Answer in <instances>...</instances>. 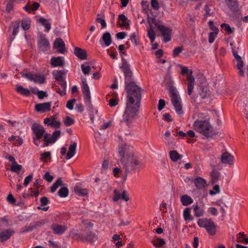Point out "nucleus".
I'll list each match as a JSON object with an SVG mask.
<instances>
[{
	"label": "nucleus",
	"instance_id": "c85d7f7f",
	"mask_svg": "<svg viewBox=\"0 0 248 248\" xmlns=\"http://www.w3.org/2000/svg\"><path fill=\"white\" fill-rule=\"evenodd\" d=\"M16 91L21 95L29 96L30 95V91L28 89L23 88L21 85L16 86Z\"/></svg>",
	"mask_w": 248,
	"mask_h": 248
},
{
	"label": "nucleus",
	"instance_id": "423d86ee",
	"mask_svg": "<svg viewBox=\"0 0 248 248\" xmlns=\"http://www.w3.org/2000/svg\"><path fill=\"white\" fill-rule=\"evenodd\" d=\"M82 90L84 95L85 103L89 108H90L91 105V95L89 87L86 83L85 79L82 80Z\"/></svg>",
	"mask_w": 248,
	"mask_h": 248
},
{
	"label": "nucleus",
	"instance_id": "cd10ccee",
	"mask_svg": "<svg viewBox=\"0 0 248 248\" xmlns=\"http://www.w3.org/2000/svg\"><path fill=\"white\" fill-rule=\"evenodd\" d=\"M181 202L184 206H187L193 202V199L187 195H183L181 197Z\"/></svg>",
	"mask_w": 248,
	"mask_h": 248
},
{
	"label": "nucleus",
	"instance_id": "b1692460",
	"mask_svg": "<svg viewBox=\"0 0 248 248\" xmlns=\"http://www.w3.org/2000/svg\"><path fill=\"white\" fill-rule=\"evenodd\" d=\"M51 64L53 67L61 66L62 67L64 65V62L61 57H53L51 58Z\"/></svg>",
	"mask_w": 248,
	"mask_h": 248
},
{
	"label": "nucleus",
	"instance_id": "79ce46f5",
	"mask_svg": "<svg viewBox=\"0 0 248 248\" xmlns=\"http://www.w3.org/2000/svg\"><path fill=\"white\" fill-rule=\"evenodd\" d=\"M62 185V181L61 178H59L53 185L51 187V192L53 193L58 187Z\"/></svg>",
	"mask_w": 248,
	"mask_h": 248
},
{
	"label": "nucleus",
	"instance_id": "052dcab7",
	"mask_svg": "<svg viewBox=\"0 0 248 248\" xmlns=\"http://www.w3.org/2000/svg\"><path fill=\"white\" fill-rule=\"evenodd\" d=\"M219 192V187L218 185H215L213 187V190H210L209 193L211 195H215Z\"/></svg>",
	"mask_w": 248,
	"mask_h": 248
},
{
	"label": "nucleus",
	"instance_id": "72a5a7b5",
	"mask_svg": "<svg viewBox=\"0 0 248 248\" xmlns=\"http://www.w3.org/2000/svg\"><path fill=\"white\" fill-rule=\"evenodd\" d=\"M152 242L153 245L156 248L162 247L165 245V240L162 238H157L155 240H152Z\"/></svg>",
	"mask_w": 248,
	"mask_h": 248
},
{
	"label": "nucleus",
	"instance_id": "4c0bfd02",
	"mask_svg": "<svg viewBox=\"0 0 248 248\" xmlns=\"http://www.w3.org/2000/svg\"><path fill=\"white\" fill-rule=\"evenodd\" d=\"M199 93L200 96L204 98L210 95V92L206 87H200L199 89Z\"/></svg>",
	"mask_w": 248,
	"mask_h": 248
},
{
	"label": "nucleus",
	"instance_id": "bf43d9fd",
	"mask_svg": "<svg viewBox=\"0 0 248 248\" xmlns=\"http://www.w3.org/2000/svg\"><path fill=\"white\" fill-rule=\"evenodd\" d=\"M151 4L154 10H157L159 8V5L157 0H151Z\"/></svg>",
	"mask_w": 248,
	"mask_h": 248
},
{
	"label": "nucleus",
	"instance_id": "8fccbe9b",
	"mask_svg": "<svg viewBox=\"0 0 248 248\" xmlns=\"http://www.w3.org/2000/svg\"><path fill=\"white\" fill-rule=\"evenodd\" d=\"M63 123L66 126H69L74 124V121L69 116H66L65 120L63 121Z\"/></svg>",
	"mask_w": 248,
	"mask_h": 248
},
{
	"label": "nucleus",
	"instance_id": "7ed1b4c3",
	"mask_svg": "<svg viewBox=\"0 0 248 248\" xmlns=\"http://www.w3.org/2000/svg\"><path fill=\"white\" fill-rule=\"evenodd\" d=\"M193 126L194 130L207 138L212 137L214 134L213 127L207 121H196L194 123Z\"/></svg>",
	"mask_w": 248,
	"mask_h": 248
},
{
	"label": "nucleus",
	"instance_id": "e433bc0d",
	"mask_svg": "<svg viewBox=\"0 0 248 248\" xmlns=\"http://www.w3.org/2000/svg\"><path fill=\"white\" fill-rule=\"evenodd\" d=\"M69 193L68 189L65 187H61L58 191V195L62 198H65L67 197Z\"/></svg>",
	"mask_w": 248,
	"mask_h": 248
},
{
	"label": "nucleus",
	"instance_id": "f03ea898",
	"mask_svg": "<svg viewBox=\"0 0 248 248\" xmlns=\"http://www.w3.org/2000/svg\"><path fill=\"white\" fill-rule=\"evenodd\" d=\"M118 152L126 174L132 170L139 169L141 166L140 162L134 156L133 153L128 152L126 146L119 148Z\"/></svg>",
	"mask_w": 248,
	"mask_h": 248
},
{
	"label": "nucleus",
	"instance_id": "a18cd8bd",
	"mask_svg": "<svg viewBox=\"0 0 248 248\" xmlns=\"http://www.w3.org/2000/svg\"><path fill=\"white\" fill-rule=\"evenodd\" d=\"M221 27L229 33H232L234 31V28L232 29L230 25L226 23H222L221 25Z\"/></svg>",
	"mask_w": 248,
	"mask_h": 248
},
{
	"label": "nucleus",
	"instance_id": "6ab92c4d",
	"mask_svg": "<svg viewBox=\"0 0 248 248\" xmlns=\"http://www.w3.org/2000/svg\"><path fill=\"white\" fill-rule=\"evenodd\" d=\"M14 232L12 229L5 230L0 232V241L4 242L10 238Z\"/></svg>",
	"mask_w": 248,
	"mask_h": 248
},
{
	"label": "nucleus",
	"instance_id": "de8ad7c7",
	"mask_svg": "<svg viewBox=\"0 0 248 248\" xmlns=\"http://www.w3.org/2000/svg\"><path fill=\"white\" fill-rule=\"evenodd\" d=\"M208 25L210 30L213 31V33L218 34L219 30L218 28L214 25V23L213 21L210 20L209 22Z\"/></svg>",
	"mask_w": 248,
	"mask_h": 248
},
{
	"label": "nucleus",
	"instance_id": "412c9836",
	"mask_svg": "<svg viewBox=\"0 0 248 248\" xmlns=\"http://www.w3.org/2000/svg\"><path fill=\"white\" fill-rule=\"evenodd\" d=\"M187 93L191 95L193 91L195 84V78L193 76H188L187 77Z\"/></svg>",
	"mask_w": 248,
	"mask_h": 248
},
{
	"label": "nucleus",
	"instance_id": "f8f14e48",
	"mask_svg": "<svg viewBox=\"0 0 248 248\" xmlns=\"http://www.w3.org/2000/svg\"><path fill=\"white\" fill-rule=\"evenodd\" d=\"M31 129L35 135V137L42 138L45 133L44 127L40 124L34 123L32 125Z\"/></svg>",
	"mask_w": 248,
	"mask_h": 248
},
{
	"label": "nucleus",
	"instance_id": "49530a36",
	"mask_svg": "<svg viewBox=\"0 0 248 248\" xmlns=\"http://www.w3.org/2000/svg\"><path fill=\"white\" fill-rule=\"evenodd\" d=\"M61 131L59 130L54 132L51 136V144L54 143L60 137Z\"/></svg>",
	"mask_w": 248,
	"mask_h": 248
},
{
	"label": "nucleus",
	"instance_id": "393cba45",
	"mask_svg": "<svg viewBox=\"0 0 248 248\" xmlns=\"http://www.w3.org/2000/svg\"><path fill=\"white\" fill-rule=\"evenodd\" d=\"M77 143L74 142L73 144L70 145L69 147L68 152L66 154V159L67 160L71 159L76 154Z\"/></svg>",
	"mask_w": 248,
	"mask_h": 248
},
{
	"label": "nucleus",
	"instance_id": "0eeeda50",
	"mask_svg": "<svg viewBox=\"0 0 248 248\" xmlns=\"http://www.w3.org/2000/svg\"><path fill=\"white\" fill-rule=\"evenodd\" d=\"M149 28L147 29V36L150 39L151 42L153 43L155 39L156 34L155 31L154 30V27L153 24L155 25L157 28V26H161V25L158 24L155 18H152L149 21Z\"/></svg>",
	"mask_w": 248,
	"mask_h": 248
},
{
	"label": "nucleus",
	"instance_id": "37998d69",
	"mask_svg": "<svg viewBox=\"0 0 248 248\" xmlns=\"http://www.w3.org/2000/svg\"><path fill=\"white\" fill-rule=\"evenodd\" d=\"M76 193L79 196H85L88 194V191L86 189L76 187L75 188Z\"/></svg>",
	"mask_w": 248,
	"mask_h": 248
},
{
	"label": "nucleus",
	"instance_id": "39448f33",
	"mask_svg": "<svg viewBox=\"0 0 248 248\" xmlns=\"http://www.w3.org/2000/svg\"><path fill=\"white\" fill-rule=\"evenodd\" d=\"M92 225L91 223L84 231L75 233V235L78 239L83 242H93L96 239L95 234L92 232Z\"/></svg>",
	"mask_w": 248,
	"mask_h": 248
},
{
	"label": "nucleus",
	"instance_id": "ddd939ff",
	"mask_svg": "<svg viewBox=\"0 0 248 248\" xmlns=\"http://www.w3.org/2000/svg\"><path fill=\"white\" fill-rule=\"evenodd\" d=\"M51 108V102L39 103L35 105V109L36 111L44 113L49 111Z\"/></svg>",
	"mask_w": 248,
	"mask_h": 248
},
{
	"label": "nucleus",
	"instance_id": "6e6552de",
	"mask_svg": "<svg viewBox=\"0 0 248 248\" xmlns=\"http://www.w3.org/2000/svg\"><path fill=\"white\" fill-rule=\"evenodd\" d=\"M157 29L163 37V41L168 42L171 39V30L168 27L161 25L157 26Z\"/></svg>",
	"mask_w": 248,
	"mask_h": 248
},
{
	"label": "nucleus",
	"instance_id": "7c9ffc66",
	"mask_svg": "<svg viewBox=\"0 0 248 248\" xmlns=\"http://www.w3.org/2000/svg\"><path fill=\"white\" fill-rule=\"evenodd\" d=\"M39 22L45 27L46 31L48 32L51 29V23L48 21L43 17H41L39 19Z\"/></svg>",
	"mask_w": 248,
	"mask_h": 248
},
{
	"label": "nucleus",
	"instance_id": "0e129e2a",
	"mask_svg": "<svg viewBox=\"0 0 248 248\" xmlns=\"http://www.w3.org/2000/svg\"><path fill=\"white\" fill-rule=\"evenodd\" d=\"M44 178L48 182H51L53 179V176L51 175L49 172H47L45 173Z\"/></svg>",
	"mask_w": 248,
	"mask_h": 248
},
{
	"label": "nucleus",
	"instance_id": "864d4df0",
	"mask_svg": "<svg viewBox=\"0 0 248 248\" xmlns=\"http://www.w3.org/2000/svg\"><path fill=\"white\" fill-rule=\"evenodd\" d=\"M34 93L36 94L37 95L38 97L40 99H42L45 97H46L47 96L46 92L43 91H38L36 93Z\"/></svg>",
	"mask_w": 248,
	"mask_h": 248
},
{
	"label": "nucleus",
	"instance_id": "a878e982",
	"mask_svg": "<svg viewBox=\"0 0 248 248\" xmlns=\"http://www.w3.org/2000/svg\"><path fill=\"white\" fill-rule=\"evenodd\" d=\"M102 41L104 42L106 46H109L112 42L111 36L110 33L108 32L104 33L102 38L100 39V42H101Z\"/></svg>",
	"mask_w": 248,
	"mask_h": 248
},
{
	"label": "nucleus",
	"instance_id": "774afa93",
	"mask_svg": "<svg viewBox=\"0 0 248 248\" xmlns=\"http://www.w3.org/2000/svg\"><path fill=\"white\" fill-rule=\"evenodd\" d=\"M32 179V175H30L28 176L27 177H26L24 179V185L26 186H27L28 185V184L31 182Z\"/></svg>",
	"mask_w": 248,
	"mask_h": 248
},
{
	"label": "nucleus",
	"instance_id": "1a4fd4ad",
	"mask_svg": "<svg viewBox=\"0 0 248 248\" xmlns=\"http://www.w3.org/2000/svg\"><path fill=\"white\" fill-rule=\"evenodd\" d=\"M38 46L39 50L43 52L47 51L50 47L48 41L44 34L40 36V39L38 41Z\"/></svg>",
	"mask_w": 248,
	"mask_h": 248
},
{
	"label": "nucleus",
	"instance_id": "58836bf2",
	"mask_svg": "<svg viewBox=\"0 0 248 248\" xmlns=\"http://www.w3.org/2000/svg\"><path fill=\"white\" fill-rule=\"evenodd\" d=\"M170 156L171 159L173 161H176L182 157L181 155L174 150L170 152Z\"/></svg>",
	"mask_w": 248,
	"mask_h": 248
},
{
	"label": "nucleus",
	"instance_id": "680f3d73",
	"mask_svg": "<svg viewBox=\"0 0 248 248\" xmlns=\"http://www.w3.org/2000/svg\"><path fill=\"white\" fill-rule=\"evenodd\" d=\"M19 22H17L14 25V29L13 30V32H12L13 36H16L17 34V33H18V30H19Z\"/></svg>",
	"mask_w": 248,
	"mask_h": 248
},
{
	"label": "nucleus",
	"instance_id": "20e7f679",
	"mask_svg": "<svg viewBox=\"0 0 248 248\" xmlns=\"http://www.w3.org/2000/svg\"><path fill=\"white\" fill-rule=\"evenodd\" d=\"M169 92L172 104L176 113L179 115L183 114L181 99L178 94L177 90L174 87L171 86L170 88Z\"/></svg>",
	"mask_w": 248,
	"mask_h": 248
},
{
	"label": "nucleus",
	"instance_id": "ea45409f",
	"mask_svg": "<svg viewBox=\"0 0 248 248\" xmlns=\"http://www.w3.org/2000/svg\"><path fill=\"white\" fill-rule=\"evenodd\" d=\"M53 75L58 81L64 79L63 77L64 72L62 70H58L56 72H54Z\"/></svg>",
	"mask_w": 248,
	"mask_h": 248
},
{
	"label": "nucleus",
	"instance_id": "aec40b11",
	"mask_svg": "<svg viewBox=\"0 0 248 248\" xmlns=\"http://www.w3.org/2000/svg\"><path fill=\"white\" fill-rule=\"evenodd\" d=\"M205 229L210 235H214L216 234V226L213 221L210 220Z\"/></svg>",
	"mask_w": 248,
	"mask_h": 248
},
{
	"label": "nucleus",
	"instance_id": "c756f323",
	"mask_svg": "<svg viewBox=\"0 0 248 248\" xmlns=\"http://www.w3.org/2000/svg\"><path fill=\"white\" fill-rule=\"evenodd\" d=\"M227 4L232 11L234 12L237 11L238 5L236 0H228Z\"/></svg>",
	"mask_w": 248,
	"mask_h": 248
},
{
	"label": "nucleus",
	"instance_id": "f704fd0d",
	"mask_svg": "<svg viewBox=\"0 0 248 248\" xmlns=\"http://www.w3.org/2000/svg\"><path fill=\"white\" fill-rule=\"evenodd\" d=\"M183 216L184 219L186 221H191L193 219V217L190 214V209L189 208H186L184 210Z\"/></svg>",
	"mask_w": 248,
	"mask_h": 248
},
{
	"label": "nucleus",
	"instance_id": "5fc2aeb1",
	"mask_svg": "<svg viewBox=\"0 0 248 248\" xmlns=\"http://www.w3.org/2000/svg\"><path fill=\"white\" fill-rule=\"evenodd\" d=\"M120 199H121V194L117 189L114 190V197L113 201L117 202Z\"/></svg>",
	"mask_w": 248,
	"mask_h": 248
},
{
	"label": "nucleus",
	"instance_id": "c03bdc74",
	"mask_svg": "<svg viewBox=\"0 0 248 248\" xmlns=\"http://www.w3.org/2000/svg\"><path fill=\"white\" fill-rule=\"evenodd\" d=\"M209 220L206 218H200L198 219L197 223L200 227L205 228Z\"/></svg>",
	"mask_w": 248,
	"mask_h": 248
},
{
	"label": "nucleus",
	"instance_id": "2f4dec72",
	"mask_svg": "<svg viewBox=\"0 0 248 248\" xmlns=\"http://www.w3.org/2000/svg\"><path fill=\"white\" fill-rule=\"evenodd\" d=\"M58 82L62 88V91H61L60 89H59V93L62 96H63L66 94V89L67 86L66 82L64 79H63L59 81Z\"/></svg>",
	"mask_w": 248,
	"mask_h": 248
},
{
	"label": "nucleus",
	"instance_id": "473e14b6",
	"mask_svg": "<svg viewBox=\"0 0 248 248\" xmlns=\"http://www.w3.org/2000/svg\"><path fill=\"white\" fill-rule=\"evenodd\" d=\"M40 223L37 222H36L33 225H30L29 226H26L22 229L21 232L22 233L32 231L34 229L36 228L37 226H39Z\"/></svg>",
	"mask_w": 248,
	"mask_h": 248
},
{
	"label": "nucleus",
	"instance_id": "4be33fe9",
	"mask_svg": "<svg viewBox=\"0 0 248 248\" xmlns=\"http://www.w3.org/2000/svg\"><path fill=\"white\" fill-rule=\"evenodd\" d=\"M239 51L233 49V55L237 62L236 67L238 69L243 68L244 62L242 60L241 57L238 55Z\"/></svg>",
	"mask_w": 248,
	"mask_h": 248
},
{
	"label": "nucleus",
	"instance_id": "6e6d98bb",
	"mask_svg": "<svg viewBox=\"0 0 248 248\" xmlns=\"http://www.w3.org/2000/svg\"><path fill=\"white\" fill-rule=\"evenodd\" d=\"M75 99L69 100L66 103V107L70 110H72L74 108V103L76 101Z\"/></svg>",
	"mask_w": 248,
	"mask_h": 248
},
{
	"label": "nucleus",
	"instance_id": "09e8293b",
	"mask_svg": "<svg viewBox=\"0 0 248 248\" xmlns=\"http://www.w3.org/2000/svg\"><path fill=\"white\" fill-rule=\"evenodd\" d=\"M43 140L44 141L46 146H47L49 143L51 144V136L50 137V134L45 133Z\"/></svg>",
	"mask_w": 248,
	"mask_h": 248
},
{
	"label": "nucleus",
	"instance_id": "338daca9",
	"mask_svg": "<svg viewBox=\"0 0 248 248\" xmlns=\"http://www.w3.org/2000/svg\"><path fill=\"white\" fill-rule=\"evenodd\" d=\"M96 22L100 23L101 24L102 28H106L107 26L106 23L105 22V19H102L100 17H97L96 19Z\"/></svg>",
	"mask_w": 248,
	"mask_h": 248
},
{
	"label": "nucleus",
	"instance_id": "69168bd1",
	"mask_svg": "<svg viewBox=\"0 0 248 248\" xmlns=\"http://www.w3.org/2000/svg\"><path fill=\"white\" fill-rule=\"evenodd\" d=\"M121 199L127 202L129 201V198L127 192L126 190H123L121 194Z\"/></svg>",
	"mask_w": 248,
	"mask_h": 248
},
{
	"label": "nucleus",
	"instance_id": "13d9d810",
	"mask_svg": "<svg viewBox=\"0 0 248 248\" xmlns=\"http://www.w3.org/2000/svg\"><path fill=\"white\" fill-rule=\"evenodd\" d=\"M183 48L181 47L178 46L174 48L173 51V56L176 57L182 51Z\"/></svg>",
	"mask_w": 248,
	"mask_h": 248
},
{
	"label": "nucleus",
	"instance_id": "f3484780",
	"mask_svg": "<svg viewBox=\"0 0 248 248\" xmlns=\"http://www.w3.org/2000/svg\"><path fill=\"white\" fill-rule=\"evenodd\" d=\"M194 184L196 188L199 190L203 189L206 185L205 180L201 177H196L194 180Z\"/></svg>",
	"mask_w": 248,
	"mask_h": 248
},
{
	"label": "nucleus",
	"instance_id": "9d476101",
	"mask_svg": "<svg viewBox=\"0 0 248 248\" xmlns=\"http://www.w3.org/2000/svg\"><path fill=\"white\" fill-rule=\"evenodd\" d=\"M50 229L53 231L54 234L58 235H61L63 234L67 229L65 225L57 223L52 224Z\"/></svg>",
	"mask_w": 248,
	"mask_h": 248
},
{
	"label": "nucleus",
	"instance_id": "c9c22d12",
	"mask_svg": "<svg viewBox=\"0 0 248 248\" xmlns=\"http://www.w3.org/2000/svg\"><path fill=\"white\" fill-rule=\"evenodd\" d=\"M31 26V21L29 19L25 18L21 21V27L22 29L27 31L28 30Z\"/></svg>",
	"mask_w": 248,
	"mask_h": 248
},
{
	"label": "nucleus",
	"instance_id": "5701e85b",
	"mask_svg": "<svg viewBox=\"0 0 248 248\" xmlns=\"http://www.w3.org/2000/svg\"><path fill=\"white\" fill-rule=\"evenodd\" d=\"M74 54L78 58L81 60H85L87 58L86 52L78 47H76L74 49Z\"/></svg>",
	"mask_w": 248,
	"mask_h": 248
},
{
	"label": "nucleus",
	"instance_id": "a211bd4d",
	"mask_svg": "<svg viewBox=\"0 0 248 248\" xmlns=\"http://www.w3.org/2000/svg\"><path fill=\"white\" fill-rule=\"evenodd\" d=\"M45 80L46 78L43 75L32 73V78H31V81H32L35 83L41 84L44 83Z\"/></svg>",
	"mask_w": 248,
	"mask_h": 248
},
{
	"label": "nucleus",
	"instance_id": "9b49d317",
	"mask_svg": "<svg viewBox=\"0 0 248 248\" xmlns=\"http://www.w3.org/2000/svg\"><path fill=\"white\" fill-rule=\"evenodd\" d=\"M194 212V215L196 217H200L203 215L204 208L203 204L196 202L193 204L192 206Z\"/></svg>",
	"mask_w": 248,
	"mask_h": 248
},
{
	"label": "nucleus",
	"instance_id": "603ef678",
	"mask_svg": "<svg viewBox=\"0 0 248 248\" xmlns=\"http://www.w3.org/2000/svg\"><path fill=\"white\" fill-rule=\"evenodd\" d=\"M181 74L183 75H187L188 76H192V71L191 70L187 69L186 67H183L182 69Z\"/></svg>",
	"mask_w": 248,
	"mask_h": 248
},
{
	"label": "nucleus",
	"instance_id": "bb28decb",
	"mask_svg": "<svg viewBox=\"0 0 248 248\" xmlns=\"http://www.w3.org/2000/svg\"><path fill=\"white\" fill-rule=\"evenodd\" d=\"M230 46L232 47V52L233 53V49H235L236 50H237L239 52L238 54H241L242 53V52L243 51V45H241L240 43L239 42H237L236 43H234V42H231L230 43Z\"/></svg>",
	"mask_w": 248,
	"mask_h": 248
},
{
	"label": "nucleus",
	"instance_id": "dca6fc26",
	"mask_svg": "<svg viewBox=\"0 0 248 248\" xmlns=\"http://www.w3.org/2000/svg\"><path fill=\"white\" fill-rule=\"evenodd\" d=\"M45 124L53 128H59L61 123L59 121H56L54 117L46 118L44 120Z\"/></svg>",
	"mask_w": 248,
	"mask_h": 248
},
{
	"label": "nucleus",
	"instance_id": "2eb2a0df",
	"mask_svg": "<svg viewBox=\"0 0 248 248\" xmlns=\"http://www.w3.org/2000/svg\"><path fill=\"white\" fill-rule=\"evenodd\" d=\"M54 47L58 48L59 53L63 54L65 51V44L63 40L60 38H57L54 43Z\"/></svg>",
	"mask_w": 248,
	"mask_h": 248
},
{
	"label": "nucleus",
	"instance_id": "4d7b16f0",
	"mask_svg": "<svg viewBox=\"0 0 248 248\" xmlns=\"http://www.w3.org/2000/svg\"><path fill=\"white\" fill-rule=\"evenodd\" d=\"M51 154L49 152H45L42 153L41 155L40 159L42 160H46L48 158H50ZM46 162V160H44Z\"/></svg>",
	"mask_w": 248,
	"mask_h": 248
},
{
	"label": "nucleus",
	"instance_id": "4468645a",
	"mask_svg": "<svg viewBox=\"0 0 248 248\" xmlns=\"http://www.w3.org/2000/svg\"><path fill=\"white\" fill-rule=\"evenodd\" d=\"M234 157L228 152H225L222 154L220 161L223 164H232L233 162Z\"/></svg>",
	"mask_w": 248,
	"mask_h": 248
},
{
	"label": "nucleus",
	"instance_id": "3c124183",
	"mask_svg": "<svg viewBox=\"0 0 248 248\" xmlns=\"http://www.w3.org/2000/svg\"><path fill=\"white\" fill-rule=\"evenodd\" d=\"M81 68L85 75H89V72L91 69V68L90 66H85L84 64L81 65Z\"/></svg>",
	"mask_w": 248,
	"mask_h": 248
},
{
	"label": "nucleus",
	"instance_id": "f257e3e1",
	"mask_svg": "<svg viewBox=\"0 0 248 248\" xmlns=\"http://www.w3.org/2000/svg\"><path fill=\"white\" fill-rule=\"evenodd\" d=\"M122 64L121 68L124 75L125 90L127 93L126 106L123 121L128 125L135 119L137 115L141 99V89L134 82L132 81V73L130 69V65L123 57Z\"/></svg>",
	"mask_w": 248,
	"mask_h": 248
},
{
	"label": "nucleus",
	"instance_id": "a19ab883",
	"mask_svg": "<svg viewBox=\"0 0 248 248\" xmlns=\"http://www.w3.org/2000/svg\"><path fill=\"white\" fill-rule=\"evenodd\" d=\"M22 167L21 165H19V164H17V163L16 162H14V163L12 164V165H11V167L10 168V170L12 172H17L20 170H21Z\"/></svg>",
	"mask_w": 248,
	"mask_h": 248
},
{
	"label": "nucleus",
	"instance_id": "e2e57ef3",
	"mask_svg": "<svg viewBox=\"0 0 248 248\" xmlns=\"http://www.w3.org/2000/svg\"><path fill=\"white\" fill-rule=\"evenodd\" d=\"M41 205L42 206H46L49 202V200L46 197H43L40 199Z\"/></svg>",
	"mask_w": 248,
	"mask_h": 248
}]
</instances>
